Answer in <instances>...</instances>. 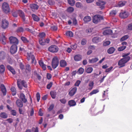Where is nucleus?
<instances>
[{
	"instance_id": "obj_1",
	"label": "nucleus",
	"mask_w": 132,
	"mask_h": 132,
	"mask_svg": "<svg viewBox=\"0 0 132 132\" xmlns=\"http://www.w3.org/2000/svg\"><path fill=\"white\" fill-rule=\"evenodd\" d=\"M59 61L56 56L54 57L52 60V68L54 69H55L58 65Z\"/></svg>"
},
{
	"instance_id": "obj_2",
	"label": "nucleus",
	"mask_w": 132,
	"mask_h": 132,
	"mask_svg": "<svg viewBox=\"0 0 132 132\" xmlns=\"http://www.w3.org/2000/svg\"><path fill=\"white\" fill-rule=\"evenodd\" d=\"M27 58L28 61L30 60L31 59L32 64H34L35 65L36 64V61L35 60V57L31 53H27Z\"/></svg>"
},
{
	"instance_id": "obj_3",
	"label": "nucleus",
	"mask_w": 132,
	"mask_h": 132,
	"mask_svg": "<svg viewBox=\"0 0 132 132\" xmlns=\"http://www.w3.org/2000/svg\"><path fill=\"white\" fill-rule=\"evenodd\" d=\"M103 19V17L101 15H95L93 18V22L95 23H97Z\"/></svg>"
},
{
	"instance_id": "obj_4",
	"label": "nucleus",
	"mask_w": 132,
	"mask_h": 132,
	"mask_svg": "<svg viewBox=\"0 0 132 132\" xmlns=\"http://www.w3.org/2000/svg\"><path fill=\"white\" fill-rule=\"evenodd\" d=\"M2 9L3 11L5 13H8L10 12V8L9 5L7 3L4 2L2 5Z\"/></svg>"
},
{
	"instance_id": "obj_5",
	"label": "nucleus",
	"mask_w": 132,
	"mask_h": 132,
	"mask_svg": "<svg viewBox=\"0 0 132 132\" xmlns=\"http://www.w3.org/2000/svg\"><path fill=\"white\" fill-rule=\"evenodd\" d=\"M9 40L10 44H12L18 45L19 43V41L16 37L13 36H11L9 38Z\"/></svg>"
},
{
	"instance_id": "obj_6",
	"label": "nucleus",
	"mask_w": 132,
	"mask_h": 132,
	"mask_svg": "<svg viewBox=\"0 0 132 132\" xmlns=\"http://www.w3.org/2000/svg\"><path fill=\"white\" fill-rule=\"evenodd\" d=\"M59 48L56 46L52 45L48 48V50L50 52H57L58 51Z\"/></svg>"
},
{
	"instance_id": "obj_7",
	"label": "nucleus",
	"mask_w": 132,
	"mask_h": 132,
	"mask_svg": "<svg viewBox=\"0 0 132 132\" xmlns=\"http://www.w3.org/2000/svg\"><path fill=\"white\" fill-rule=\"evenodd\" d=\"M129 15V13L128 12L124 11L120 13L119 16L122 18H127Z\"/></svg>"
},
{
	"instance_id": "obj_8",
	"label": "nucleus",
	"mask_w": 132,
	"mask_h": 132,
	"mask_svg": "<svg viewBox=\"0 0 132 132\" xmlns=\"http://www.w3.org/2000/svg\"><path fill=\"white\" fill-rule=\"evenodd\" d=\"M8 21L5 19H3L2 20V27L3 29H5L7 28L9 25Z\"/></svg>"
},
{
	"instance_id": "obj_9",
	"label": "nucleus",
	"mask_w": 132,
	"mask_h": 132,
	"mask_svg": "<svg viewBox=\"0 0 132 132\" xmlns=\"http://www.w3.org/2000/svg\"><path fill=\"white\" fill-rule=\"evenodd\" d=\"M17 46L16 44H13L11 47L10 52L12 54L15 53L17 51Z\"/></svg>"
},
{
	"instance_id": "obj_10",
	"label": "nucleus",
	"mask_w": 132,
	"mask_h": 132,
	"mask_svg": "<svg viewBox=\"0 0 132 132\" xmlns=\"http://www.w3.org/2000/svg\"><path fill=\"white\" fill-rule=\"evenodd\" d=\"M18 13L22 19L23 21L25 23H27V22L26 21V18L24 12L22 10H20L18 11Z\"/></svg>"
},
{
	"instance_id": "obj_11",
	"label": "nucleus",
	"mask_w": 132,
	"mask_h": 132,
	"mask_svg": "<svg viewBox=\"0 0 132 132\" xmlns=\"http://www.w3.org/2000/svg\"><path fill=\"white\" fill-rule=\"evenodd\" d=\"M106 3L104 1H101L97 2L96 4L97 6H99V7L101 9H103L105 7V5Z\"/></svg>"
},
{
	"instance_id": "obj_12",
	"label": "nucleus",
	"mask_w": 132,
	"mask_h": 132,
	"mask_svg": "<svg viewBox=\"0 0 132 132\" xmlns=\"http://www.w3.org/2000/svg\"><path fill=\"white\" fill-rule=\"evenodd\" d=\"M30 7L32 11H35L38 9L39 6L37 4L33 3L30 4Z\"/></svg>"
},
{
	"instance_id": "obj_13",
	"label": "nucleus",
	"mask_w": 132,
	"mask_h": 132,
	"mask_svg": "<svg viewBox=\"0 0 132 132\" xmlns=\"http://www.w3.org/2000/svg\"><path fill=\"white\" fill-rule=\"evenodd\" d=\"M77 90V88L76 87L72 88L69 92V94L70 96H73L76 93Z\"/></svg>"
},
{
	"instance_id": "obj_14",
	"label": "nucleus",
	"mask_w": 132,
	"mask_h": 132,
	"mask_svg": "<svg viewBox=\"0 0 132 132\" xmlns=\"http://www.w3.org/2000/svg\"><path fill=\"white\" fill-rule=\"evenodd\" d=\"M38 63L40 66L44 70L46 69V65L44 63V62L42 60H39L38 61Z\"/></svg>"
},
{
	"instance_id": "obj_15",
	"label": "nucleus",
	"mask_w": 132,
	"mask_h": 132,
	"mask_svg": "<svg viewBox=\"0 0 132 132\" xmlns=\"http://www.w3.org/2000/svg\"><path fill=\"white\" fill-rule=\"evenodd\" d=\"M0 87L3 95H6V90L5 86L3 84H1Z\"/></svg>"
},
{
	"instance_id": "obj_16",
	"label": "nucleus",
	"mask_w": 132,
	"mask_h": 132,
	"mask_svg": "<svg viewBox=\"0 0 132 132\" xmlns=\"http://www.w3.org/2000/svg\"><path fill=\"white\" fill-rule=\"evenodd\" d=\"M6 53L4 51H0V60H3L6 57Z\"/></svg>"
},
{
	"instance_id": "obj_17",
	"label": "nucleus",
	"mask_w": 132,
	"mask_h": 132,
	"mask_svg": "<svg viewBox=\"0 0 132 132\" xmlns=\"http://www.w3.org/2000/svg\"><path fill=\"white\" fill-rule=\"evenodd\" d=\"M126 63L122 59H120L118 62V65L120 66V67H124L125 65V64Z\"/></svg>"
},
{
	"instance_id": "obj_18",
	"label": "nucleus",
	"mask_w": 132,
	"mask_h": 132,
	"mask_svg": "<svg viewBox=\"0 0 132 132\" xmlns=\"http://www.w3.org/2000/svg\"><path fill=\"white\" fill-rule=\"evenodd\" d=\"M16 104L17 106L19 108H22L23 105V103L21 100L19 99H18L16 100Z\"/></svg>"
},
{
	"instance_id": "obj_19",
	"label": "nucleus",
	"mask_w": 132,
	"mask_h": 132,
	"mask_svg": "<svg viewBox=\"0 0 132 132\" xmlns=\"http://www.w3.org/2000/svg\"><path fill=\"white\" fill-rule=\"evenodd\" d=\"M20 98L24 103L27 102V99L25 98V96L23 93H21L20 95Z\"/></svg>"
},
{
	"instance_id": "obj_20",
	"label": "nucleus",
	"mask_w": 132,
	"mask_h": 132,
	"mask_svg": "<svg viewBox=\"0 0 132 132\" xmlns=\"http://www.w3.org/2000/svg\"><path fill=\"white\" fill-rule=\"evenodd\" d=\"M0 40L3 44L4 45L6 44V38L3 34H2V36L1 37Z\"/></svg>"
},
{
	"instance_id": "obj_21",
	"label": "nucleus",
	"mask_w": 132,
	"mask_h": 132,
	"mask_svg": "<svg viewBox=\"0 0 132 132\" xmlns=\"http://www.w3.org/2000/svg\"><path fill=\"white\" fill-rule=\"evenodd\" d=\"M37 36L39 37V39H45L46 36V34L43 32H40Z\"/></svg>"
},
{
	"instance_id": "obj_22",
	"label": "nucleus",
	"mask_w": 132,
	"mask_h": 132,
	"mask_svg": "<svg viewBox=\"0 0 132 132\" xmlns=\"http://www.w3.org/2000/svg\"><path fill=\"white\" fill-rule=\"evenodd\" d=\"M112 33V30L108 29L105 30L103 32V34L105 35L111 34Z\"/></svg>"
},
{
	"instance_id": "obj_23",
	"label": "nucleus",
	"mask_w": 132,
	"mask_h": 132,
	"mask_svg": "<svg viewBox=\"0 0 132 132\" xmlns=\"http://www.w3.org/2000/svg\"><path fill=\"white\" fill-rule=\"evenodd\" d=\"M8 69L13 74H15L16 72L14 69L10 65H8L7 66Z\"/></svg>"
},
{
	"instance_id": "obj_24",
	"label": "nucleus",
	"mask_w": 132,
	"mask_h": 132,
	"mask_svg": "<svg viewBox=\"0 0 132 132\" xmlns=\"http://www.w3.org/2000/svg\"><path fill=\"white\" fill-rule=\"evenodd\" d=\"M116 49L114 48L113 47H110L108 50V53L110 54L113 53Z\"/></svg>"
},
{
	"instance_id": "obj_25",
	"label": "nucleus",
	"mask_w": 132,
	"mask_h": 132,
	"mask_svg": "<svg viewBox=\"0 0 132 132\" xmlns=\"http://www.w3.org/2000/svg\"><path fill=\"white\" fill-rule=\"evenodd\" d=\"M91 18L89 16H86L84 17L83 19V20L85 23H87L91 20Z\"/></svg>"
},
{
	"instance_id": "obj_26",
	"label": "nucleus",
	"mask_w": 132,
	"mask_h": 132,
	"mask_svg": "<svg viewBox=\"0 0 132 132\" xmlns=\"http://www.w3.org/2000/svg\"><path fill=\"white\" fill-rule=\"evenodd\" d=\"M94 85V83H89L88 86L87 87L86 90H91L93 87Z\"/></svg>"
},
{
	"instance_id": "obj_27",
	"label": "nucleus",
	"mask_w": 132,
	"mask_h": 132,
	"mask_svg": "<svg viewBox=\"0 0 132 132\" xmlns=\"http://www.w3.org/2000/svg\"><path fill=\"white\" fill-rule=\"evenodd\" d=\"M5 68L4 65L2 64L0 65V73L1 74L4 73L5 71Z\"/></svg>"
},
{
	"instance_id": "obj_28",
	"label": "nucleus",
	"mask_w": 132,
	"mask_h": 132,
	"mask_svg": "<svg viewBox=\"0 0 132 132\" xmlns=\"http://www.w3.org/2000/svg\"><path fill=\"white\" fill-rule=\"evenodd\" d=\"M60 65L61 67H64L67 65V63L65 60H62L60 61Z\"/></svg>"
},
{
	"instance_id": "obj_29",
	"label": "nucleus",
	"mask_w": 132,
	"mask_h": 132,
	"mask_svg": "<svg viewBox=\"0 0 132 132\" xmlns=\"http://www.w3.org/2000/svg\"><path fill=\"white\" fill-rule=\"evenodd\" d=\"M92 40L94 43H97L100 41V39L98 37H95L93 38Z\"/></svg>"
},
{
	"instance_id": "obj_30",
	"label": "nucleus",
	"mask_w": 132,
	"mask_h": 132,
	"mask_svg": "<svg viewBox=\"0 0 132 132\" xmlns=\"http://www.w3.org/2000/svg\"><path fill=\"white\" fill-rule=\"evenodd\" d=\"M50 95L53 98L55 99L56 97V93L55 91H52L50 92Z\"/></svg>"
},
{
	"instance_id": "obj_31",
	"label": "nucleus",
	"mask_w": 132,
	"mask_h": 132,
	"mask_svg": "<svg viewBox=\"0 0 132 132\" xmlns=\"http://www.w3.org/2000/svg\"><path fill=\"white\" fill-rule=\"evenodd\" d=\"M74 59L76 61H78L81 59V56L80 55H77L74 57Z\"/></svg>"
},
{
	"instance_id": "obj_32",
	"label": "nucleus",
	"mask_w": 132,
	"mask_h": 132,
	"mask_svg": "<svg viewBox=\"0 0 132 132\" xmlns=\"http://www.w3.org/2000/svg\"><path fill=\"white\" fill-rule=\"evenodd\" d=\"M68 104L70 106H73L76 105V103L74 100H71L69 101Z\"/></svg>"
},
{
	"instance_id": "obj_33",
	"label": "nucleus",
	"mask_w": 132,
	"mask_h": 132,
	"mask_svg": "<svg viewBox=\"0 0 132 132\" xmlns=\"http://www.w3.org/2000/svg\"><path fill=\"white\" fill-rule=\"evenodd\" d=\"M11 90L12 92V95L13 96L15 95L16 93L15 88L14 87H12L11 88Z\"/></svg>"
},
{
	"instance_id": "obj_34",
	"label": "nucleus",
	"mask_w": 132,
	"mask_h": 132,
	"mask_svg": "<svg viewBox=\"0 0 132 132\" xmlns=\"http://www.w3.org/2000/svg\"><path fill=\"white\" fill-rule=\"evenodd\" d=\"M39 42V44L42 45H45V39H38Z\"/></svg>"
},
{
	"instance_id": "obj_35",
	"label": "nucleus",
	"mask_w": 132,
	"mask_h": 132,
	"mask_svg": "<svg viewBox=\"0 0 132 132\" xmlns=\"http://www.w3.org/2000/svg\"><path fill=\"white\" fill-rule=\"evenodd\" d=\"M99 91V90L98 89L93 90L89 93V95L91 96L94 94H95L97 93H98Z\"/></svg>"
},
{
	"instance_id": "obj_36",
	"label": "nucleus",
	"mask_w": 132,
	"mask_h": 132,
	"mask_svg": "<svg viewBox=\"0 0 132 132\" xmlns=\"http://www.w3.org/2000/svg\"><path fill=\"white\" fill-rule=\"evenodd\" d=\"M98 60V59L97 58H95L92 59H89V63H92L96 62Z\"/></svg>"
},
{
	"instance_id": "obj_37",
	"label": "nucleus",
	"mask_w": 132,
	"mask_h": 132,
	"mask_svg": "<svg viewBox=\"0 0 132 132\" xmlns=\"http://www.w3.org/2000/svg\"><path fill=\"white\" fill-rule=\"evenodd\" d=\"M21 39L24 43H27L29 42V40L25 37L22 36L21 37Z\"/></svg>"
},
{
	"instance_id": "obj_38",
	"label": "nucleus",
	"mask_w": 132,
	"mask_h": 132,
	"mask_svg": "<svg viewBox=\"0 0 132 132\" xmlns=\"http://www.w3.org/2000/svg\"><path fill=\"white\" fill-rule=\"evenodd\" d=\"M32 16L34 20L35 21H38L39 20V18L35 14H32Z\"/></svg>"
},
{
	"instance_id": "obj_39",
	"label": "nucleus",
	"mask_w": 132,
	"mask_h": 132,
	"mask_svg": "<svg viewBox=\"0 0 132 132\" xmlns=\"http://www.w3.org/2000/svg\"><path fill=\"white\" fill-rule=\"evenodd\" d=\"M0 117L3 118H6L7 116L5 112H2L0 114Z\"/></svg>"
},
{
	"instance_id": "obj_40",
	"label": "nucleus",
	"mask_w": 132,
	"mask_h": 132,
	"mask_svg": "<svg viewBox=\"0 0 132 132\" xmlns=\"http://www.w3.org/2000/svg\"><path fill=\"white\" fill-rule=\"evenodd\" d=\"M84 71V69L81 67L77 71V73L79 74H82L83 73Z\"/></svg>"
},
{
	"instance_id": "obj_41",
	"label": "nucleus",
	"mask_w": 132,
	"mask_h": 132,
	"mask_svg": "<svg viewBox=\"0 0 132 132\" xmlns=\"http://www.w3.org/2000/svg\"><path fill=\"white\" fill-rule=\"evenodd\" d=\"M66 35L67 36L70 37H72L73 36V34L72 32L71 31H68L66 33Z\"/></svg>"
},
{
	"instance_id": "obj_42",
	"label": "nucleus",
	"mask_w": 132,
	"mask_h": 132,
	"mask_svg": "<svg viewBox=\"0 0 132 132\" xmlns=\"http://www.w3.org/2000/svg\"><path fill=\"white\" fill-rule=\"evenodd\" d=\"M85 70L87 73H91L93 71V69L91 67H89L87 68Z\"/></svg>"
},
{
	"instance_id": "obj_43",
	"label": "nucleus",
	"mask_w": 132,
	"mask_h": 132,
	"mask_svg": "<svg viewBox=\"0 0 132 132\" xmlns=\"http://www.w3.org/2000/svg\"><path fill=\"white\" fill-rule=\"evenodd\" d=\"M129 36L128 35H125L122 37L120 39L121 41H124L129 38Z\"/></svg>"
},
{
	"instance_id": "obj_44",
	"label": "nucleus",
	"mask_w": 132,
	"mask_h": 132,
	"mask_svg": "<svg viewBox=\"0 0 132 132\" xmlns=\"http://www.w3.org/2000/svg\"><path fill=\"white\" fill-rule=\"evenodd\" d=\"M126 48V46H122L118 48V50L119 51H122L125 50Z\"/></svg>"
},
{
	"instance_id": "obj_45",
	"label": "nucleus",
	"mask_w": 132,
	"mask_h": 132,
	"mask_svg": "<svg viewBox=\"0 0 132 132\" xmlns=\"http://www.w3.org/2000/svg\"><path fill=\"white\" fill-rule=\"evenodd\" d=\"M69 4L71 6H73L74 5L75 1L74 0H68Z\"/></svg>"
},
{
	"instance_id": "obj_46",
	"label": "nucleus",
	"mask_w": 132,
	"mask_h": 132,
	"mask_svg": "<svg viewBox=\"0 0 132 132\" xmlns=\"http://www.w3.org/2000/svg\"><path fill=\"white\" fill-rule=\"evenodd\" d=\"M126 3V2H120L119 3L118 5L119 7H122L124 6Z\"/></svg>"
},
{
	"instance_id": "obj_47",
	"label": "nucleus",
	"mask_w": 132,
	"mask_h": 132,
	"mask_svg": "<svg viewBox=\"0 0 132 132\" xmlns=\"http://www.w3.org/2000/svg\"><path fill=\"white\" fill-rule=\"evenodd\" d=\"M73 8L71 7H70L68 8L67 10V11L69 13H71L74 11Z\"/></svg>"
},
{
	"instance_id": "obj_48",
	"label": "nucleus",
	"mask_w": 132,
	"mask_h": 132,
	"mask_svg": "<svg viewBox=\"0 0 132 132\" xmlns=\"http://www.w3.org/2000/svg\"><path fill=\"white\" fill-rule=\"evenodd\" d=\"M31 130L32 132H39L38 128L37 127H32Z\"/></svg>"
},
{
	"instance_id": "obj_49",
	"label": "nucleus",
	"mask_w": 132,
	"mask_h": 132,
	"mask_svg": "<svg viewBox=\"0 0 132 132\" xmlns=\"http://www.w3.org/2000/svg\"><path fill=\"white\" fill-rule=\"evenodd\" d=\"M125 61L126 63H127L130 59V57L129 56H127L126 57H123L122 58Z\"/></svg>"
},
{
	"instance_id": "obj_50",
	"label": "nucleus",
	"mask_w": 132,
	"mask_h": 132,
	"mask_svg": "<svg viewBox=\"0 0 132 132\" xmlns=\"http://www.w3.org/2000/svg\"><path fill=\"white\" fill-rule=\"evenodd\" d=\"M26 70H28L29 72L31 71V67L30 65L29 64H27L26 66Z\"/></svg>"
},
{
	"instance_id": "obj_51",
	"label": "nucleus",
	"mask_w": 132,
	"mask_h": 132,
	"mask_svg": "<svg viewBox=\"0 0 132 132\" xmlns=\"http://www.w3.org/2000/svg\"><path fill=\"white\" fill-rule=\"evenodd\" d=\"M117 13V12L116 10H113L111 11L110 13V14L112 16L115 15Z\"/></svg>"
},
{
	"instance_id": "obj_52",
	"label": "nucleus",
	"mask_w": 132,
	"mask_h": 132,
	"mask_svg": "<svg viewBox=\"0 0 132 132\" xmlns=\"http://www.w3.org/2000/svg\"><path fill=\"white\" fill-rule=\"evenodd\" d=\"M113 67H111L109 68L106 69L105 71V72H110L112 71V69L113 68Z\"/></svg>"
},
{
	"instance_id": "obj_53",
	"label": "nucleus",
	"mask_w": 132,
	"mask_h": 132,
	"mask_svg": "<svg viewBox=\"0 0 132 132\" xmlns=\"http://www.w3.org/2000/svg\"><path fill=\"white\" fill-rule=\"evenodd\" d=\"M54 107V105L53 104H51L49 108H48V110L49 111H51L53 109Z\"/></svg>"
},
{
	"instance_id": "obj_54",
	"label": "nucleus",
	"mask_w": 132,
	"mask_h": 132,
	"mask_svg": "<svg viewBox=\"0 0 132 132\" xmlns=\"http://www.w3.org/2000/svg\"><path fill=\"white\" fill-rule=\"evenodd\" d=\"M72 20L73 24L75 25H76L77 24V21L75 18H71Z\"/></svg>"
},
{
	"instance_id": "obj_55",
	"label": "nucleus",
	"mask_w": 132,
	"mask_h": 132,
	"mask_svg": "<svg viewBox=\"0 0 132 132\" xmlns=\"http://www.w3.org/2000/svg\"><path fill=\"white\" fill-rule=\"evenodd\" d=\"M11 114L13 116H15L16 114V112L14 110H12L11 111Z\"/></svg>"
},
{
	"instance_id": "obj_56",
	"label": "nucleus",
	"mask_w": 132,
	"mask_h": 132,
	"mask_svg": "<svg viewBox=\"0 0 132 132\" xmlns=\"http://www.w3.org/2000/svg\"><path fill=\"white\" fill-rule=\"evenodd\" d=\"M110 41L108 40L105 42L103 43V44L104 46H106L109 45L110 44Z\"/></svg>"
},
{
	"instance_id": "obj_57",
	"label": "nucleus",
	"mask_w": 132,
	"mask_h": 132,
	"mask_svg": "<svg viewBox=\"0 0 132 132\" xmlns=\"http://www.w3.org/2000/svg\"><path fill=\"white\" fill-rule=\"evenodd\" d=\"M51 30L53 31H56L57 29V28L56 26H53L51 27Z\"/></svg>"
},
{
	"instance_id": "obj_58",
	"label": "nucleus",
	"mask_w": 132,
	"mask_h": 132,
	"mask_svg": "<svg viewBox=\"0 0 132 132\" xmlns=\"http://www.w3.org/2000/svg\"><path fill=\"white\" fill-rule=\"evenodd\" d=\"M36 97L38 102H39L40 100V95L39 93L37 92L36 94Z\"/></svg>"
},
{
	"instance_id": "obj_59",
	"label": "nucleus",
	"mask_w": 132,
	"mask_h": 132,
	"mask_svg": "<svg viewBox=\"0 0 132 132\" xmlns=\"http://www.w3.org/2000/svg\"><path fill=\"white\" fill-rule=\"evenodd\" d=\"M60 101L62 104H65L66 102V100L65 98H62L60 100Z\"/></svg>"
},
{
	"instance_id": "obj_60",
	"label": "nucleus",
	"mask_w": 132,
	"mask_h": 132,
	"mask_svg": "<svg viewBox=\"0 0 132 132\" xmlns=\"http://www.w3.org/2000/svg\"><path fill=\"white\" fill-rule=\"evenodd\" d=\"M127 29L129 30H132V23L128 24Z\"/></svg>"
},
{
	"instance_id": "obj_61",
	"label": "nucleus",
	"mask_w": 132,
	"mask_h": 132,
	"mask_svg": "<svg viewBox=\"0 0 132 132\" xmlns=\"http://www.w3.org/2000/svg\"><path fill=\"white\" fill-rule=\"evenodd\" d=\"M86 41L85 39H83L82 40L81 42V44L82 45H84L86 44Z\"/></svg>"
},
{
	"instance_id": "obj_62",
	"label": "nucleus",
	"mask_w": 132,
	"mask_h": 132,
	"mask_svg": "<svg viewBox=\"0 0 132 132\" xmlns=\"http://www.w3.org/2000/svg\"><path fill=\"white\" fill-rule=\"evenodd\" d=\"M70 47L72 49L75 50L77 47V45L76 44L74 45H71Z\"/></svg>"
},
{
	"instance_id": "obj_63",
	"label": "nucleus",
	"mask_w": 132,
	"mask_h": 132,
	"mask_svg": "<svg viewBox=\"0 0 132 132\" xmlns=\"http://www.w3.org/2000/svg\"><path fill=\"white\" fill-rule=\"evenodd\" d=\"M29 32L34 35H36L37 34V32L33 30L30 29Z\"/></svg>"
},
{
	"instance_id": "obj_64",
	"label": "nucleus",
	"mask_w": 132,
	"mask_h": 132,
	"mask_svg": "<svg viewBox=\"0 0 132 132\" xmlns=\"http://www.w3.org/2000/svg\"><path fill=\"white\" fill-rule=\"evenodd\" d=\"M19 83H17V85L19 88L20 89H22L23 86L22 84H19Z\"/></svg>"
}]
</instances>
